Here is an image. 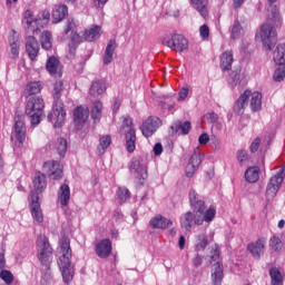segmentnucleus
Here are the masks:
<instances>
[{
  "instance_id": "obj_51",
  "label": "nucleus",
  "mask_w": 285,
  "mask_h": 285,
  "mask_svg": "<svg viewBox=\"0 0 285 285\" xmlns=\"http://www.w3.org/2000/svg\"><path fill=\"white\" fill-rule=\"evenodd\" d=\"M48 21H50V11L43 10L41 13V18L37 19L35 23L36 26H42L45 28V26L48 24Z\"/></svg>"
},
{
  "instance_id": "obj_31",
  "label": "nucleus",
  "mask_w": 285,
  "mask_h": 285,
  "mask_svg": "<svg viewBox=\"0 0 285 285\" xmlns=\"http://www.w3.org/2000/svg\"><path fill=\"white\" fill-rule=\"evenodd\" d=\"M85 41H96V39H99L101 37V27L94 24L89 29L85 30L83 33Z\"/></svg>"
},
{
  "instance_id": "obj_28",
  "label": "nucleus",
  "mask_w": 285,
  "mask_h": 285,
  "mask_svg": "<svg viewBox=\"0 0 285 285\" xmlns=\"http://www.w3.org/2000/svg\"><path fill=\"white\" fill-rule=\"evenodd\" d=\"M68 16V7L66 4H59L52 12V23H60Z\"/></svg>"
},
{
  "instance_id": "obj_13",
  "label": "nucleus",
  "mask_w": 285,
  "mask_h": 285,
  "mask_svg": "<svg viewBox=\"0 0 285 285\" xmlns=\"http://www.w3.org/2000/svg\"><path fill=\"white\" fill-rule=\"evenodd\" d=\"M39 41L35 36H29L26 38V52L31 61H37L39 57Z\"/></svg>"
},
{
  "instance_id": "obj_10",
  "label": "nucleus",
  "mask_w": 285,
  "mask_h": 285,
  "mask_svg": "<svg viewBox=\"0 0 285 285\" xmlns=\"http://www.w3.org/2000/svg\"><path fill=\"white\" fill-rule=\"evenodd\" d=\"M29 207L32 219H35L37 224H43V210H41V204H39V195L35 194V191H31Z\"/></svg>"
},
{
  "instance_id": "obj_62",
  "label": "nucleus",
  "mask_w": 285,
  "mask_h": 285,
  "mask_svg": "<svg viewBox=\"0 0 285 285\" xmlns=\"http://www.w3.org/2000/svg\"><path fill=\"white\" fill-rule=\"evenodd\" d=\"M210 141V136L208 134L204 132L198 137V144L200 146H206Z\"/></svg>"
},
{
  "instance_id": "obj_2",
  "label": "nucleus",
  "mask_w": 285,
  "mask_h": 285,
  "mask_svg": "<svg viewBox=\"0 0 285 285\" xmlns=\"http://www.w3.org/2000/svg\"><path fill=\"white\" fill-rule=\"evenodd\" d=\"M60 250L62 257H60L59 268L61 271L62 279L65 284L72 282V277H75V271L72 269V265L70 259L72 257V249L70 248V238L63 235L60 239Z\"/></svg>"
},
{
  "instance_id": "obj_1",
  "label": "nucleus",
  "mask_w": 285,
  "mask_h": 285,
  "mask_svg": "<svg viewBox=\"0 0 285 285\" xmlns=\"http://www.w3.org/2000/svg\"><path fill=\"white\" fill-rule=\"evenodd\" d=\"M61 95H63V81L57 80L53 85L52 92V114H48L47 116L49 121H55V128H61L66 121V110L63 109V100H61Z\"/></svg>"
},
{
  "instance_id": "obj_54",
  "label": "nucleus",
  "mask_w": 285,
  "mask_h": 285,
  "mask_svg": "<svg viewBox=\"0 0 285 285\" xmlns=\"http://www.w3.org/2000/svg\"><path fill=\"white\" fill-rule=\"evenodd\" d=\"M9 47H10V59H19L21 45H9Z\"/></svg>"
},
{
  "instance_id": "obj_11",
  "label": "nucleus",
  "mask_w": 285,
  "mask_h": 285,
  "mask_svg": "<svg viewBox=\"0 0 285 285\" xmlns=\"http://www.w3.org/2000/svg\"><path fill=\"white\" fill-rule=\"evenodd\" d=\"M161 126V119L158 117H148L146 121L142 122V126L140 127L141 134L144 137H153L155 132H157V128Z\"/></svg>"
},
{
  "instance_id": "obj_26",
  "label": "nucleus",
  "mask_w": 285,
  "mask_h": 285,
  "mask_svg": "<svg viewBox=\"0 0 285 285\" xmlns=\"http://www.w3.org/2000/svg\"><path fill=\"white\" fill-rule=\"evenodd\" d=\"M58 202L60 206H68L70 204V186L62 184L58 190Z\"/></svg>"
},
{
  "instance_id": "obj_32",
  "label": "nucleus",
  "mask_w": 285,
  "mask_h": 285,
  "mask_svg": "<svg viewBox=\"0 0 285 285\" xmlns=\"http://www.w3.org/2000/svg\"><path fill=\"white\" fill-rule=\"evenodd\" d=\"M252 91L245 90L240 97L236 100L237 112L243 114L244 110L248 107V99H250Z\"/></svg>"
},
{
  "instance_id": "obj_42",
  "label": "nucleus",
  "mask_w": 285,
  "mask_h": 285,
  "mask_svg": "<svg viewBox=\"0 0 285 285\" xmlns=\"http://www.w3.org/2000/svg\"><path fill=\"white\" fill-rule=\"evenodd\" d=\"M110 144H112V138L110 137V135L100 137L98 145V151L100 153V155H104V153H106V150L110 148Z\"/></svg>"
},
{
  "instance_id": "obj_6",
  "label": "nucleus",
  "mask_w": 285,
  "mask_h": 285,
  "mask_svg": "<svg viewBox=\"0 0 285 285\" xmlns=\"http://www.w3.org/2000/svg\"><path fill=\"white\" fill-rule=\"evenodd\" d=\"M285 179V169L282 167L274 176H272L266 186L265 197L267 202H273L274 197H277V193L282 188V184Z\"/></svg>"
},
{
  "instance_id": "obj_48",
  "label": "nucleus",
  "mask_w": 285,
  "mask_h": 285,
  "mask_svg": "<svg viewBox=\"0 0 285 285\" xmlns=\"http://www.w3.org/2000/svg\"><path fill=\"white\" fill-rule=\"evenodd\" d=\"M8 43L9 46H19L21 45V40L19 39V33L17 30L12 29L8 35Z\"/></svg>"
},
{
  "instance_id": "obj_63",
  "label": "nucleus",
  "mask_w": 285,
  "mask_h": 285,
  "mask_svg": "<svg viewBox=\"0 0 285 285\" xmlns=\"http://www.w3.org/2000/svg\"><path fill=\"white\" fill-rule=\"evenodd\" d=\"M77 24L75 23V19H69L65 27V35H68L70 30H72Z\"/></svg>"
},
{
  "instance_id": "obj_59",
  "label": "nucleus",
  "mask_w": 285,
  "mask_h": 285,
  "mask_svg": "<svg viewBox=\"0 0 285 285\" xmlns=\"http://www.w3.org/2000/svg\"><path fill=\"white\" fill-rule=\"evenodd\" d=\"M248 160V153L244 149L237 151V161L239 164H244V161Z\"/></svg>"
},
{
  "instance_id": "obj_35",
  "label": "nucleus",
  "mask_w": 285,
  "mask_h": 285,
  "mask_svg": "<svg viewBox=\"0 0 285 285\" xmlns=\"http://www.w3.org/2000/svg\"><path fill=\"white\" fill-rule=\"evenodd\" d=\"M88 120V108L86 107H77L73 110V121H76V124H86V121Z\"/></svg>"
},
{
  "instance_id": "obj_52",
  "label": "nucleus",
  "mask_w": 285,
  "mask_h": 285,
  "mask_svg": "<svg viewBox=\"0 0 285 285\" xmlns=\"http://www.w3.org/2000/svg\"><path fill=\"white\" fill-rule=\"evenodd\" d=\"M0 278L4 281V284H12V282H14V275L8 269L1 271Z\"/></svg>"
},
{
  "instance_id": "obj_15",
  "label": "nucleus",
  "mask_w": 285,
  "mask_h": 285,
  "mask_svg": "<svg viewBox=\"0 0 285 285\" xmlns=\"http://www.w3.org/2000/svg\"><path fill=\"white\" fill-rule=\"evenodd\" d=\"M26 120L21 116L14 117V137L19 144L26 141Z\"/></svg>"
},
{
  "instance_id": "obj_47",
  "label": "nucleus",
  "mask_w": 285,
  "mask_h": 285,
  "mask_svg": "<svg viewBox=\"0 0 285 285\" xmlns=\"http://www.w3.org/2000/svg\"><path fill=\"white\" fill-rule=\"evenodd\" d=\"M271 12L273 14L272 21L274 26H276V28L282 27V16L279 14V9L277 8V6H272Z\"/></svg>"
},
{
  "instance_id": "obj_45",
  "label": "nucleus",
  "mask_w": 285,
  "mask_h": 285,
  "mask_svg": "<svg viewBox=\"0 0 285 285\" xmlns=\"http://www.w3.org/2000/svg\"><path fill=\"white\" fill-rule=\"evenodd\" d=\"M46 68L50 75H57V70L59 69V59H57V57L48 58Z\"/></svg>"
},
{
  "instance_id": "obj_34",
  "label": "nucleus",
  "mask_w": 285,
  "mask_h": 285,
  "mask_svg": "<svg viewBox=\"0 0 285 285\" xmlns=\"http://www.w3.org/2000/svg\"><path fill=\"white\" fill-rule=\"evenodd\" d=\"M194 248L196 253H202L205 248H208V236L206 234H198L194 239Z\"/></svg>"
},
{
  "instance_id": "obj_4",
  "label": "nucleus",
  "mask_w": 285,
  "mask_h": 285,
  "mask_svg": "<svg viewBox=\"0 0 285 285\" xmlns=\"http://www.w3.org/2000/svg\"><path fill=\"white\" fill-rule=\"evenodd\" d=\"M38 259L42 266H46L47 271H50V264H52V246L50 240L43 235H40L37 239Z\"/></svg>"
},
{
  "instance_id": "obj_16",
  "label": "nucleus",
  "mask_w": 285,
  "mask_h": 285,
  "mask_svg": "<svg viewBox=\"0 0 285 285\" xmlns=\"http://www.w3.org/2000/svg\"><path fill=\"white\" fill-rule=\"evenodd\" d=\"M264 248H266V238L262 237L256 243L247 245V250L253 255L255 259H259L264 255Z\"/></svg>"
},
{
  "instance_id": "obj_5",
  "label": "nucleus",
  "mask_w": 285,
  "mask_h": 285,
  "mask_svg": "<svg viewBox=\"0 0 285 285\" xmlns=\"http://www.w3.org/2000/svg\"><path fill=\"white\" fill-rule=\"evenodd\" d=\"M256 39L263 41L266 50H273L277 46V30L271 23H264L261 26L259 31L256 33Z\"/></svg>"
},
{
  "instance_id": "obj_8",
  "label": "nucleus",
  "mask_w": 285,
  "mask_h": 285,
  "mask_svg": "<svg viewBox=\"0 0 285 285\" xmlns=\"http://www.w3.org/2000/svg\"><path fill=\"white\" fill-rule=\"evenodd\" d=\"M163 46H167L175 52H184V50H188V39L184 35L174 33L170 39H163Z\"/></svg>"
},
{
  "instance_id": "obj_29",
  "label": "nucleus",
  "mask_w": 285,
  "mask_h": 285,
  "mask_svg": "<svg viewBox=\"0 0 285 285\" xmlns=\"http://www.w3.org/2000/svg\"><path fill=\"white\" fill-rule=\"evenodd\" d=\"M83 38L80 37L79 33L72 31L69 40V55L71 57H75L77 55V48H79V45L82 43Z\"/></svg>"
},
{
  "instance_id": "obj_37",
  "label": "nucleus",
  "mask_w": 285,
  "mask_h": 285,
  "mask_svg": "<svg viewBox=\"0 0 285 285\" xmlns=\"http://www.w3.org/2000/svg\"><path fill=\"white\" fill-rule=\"evenodd\" d=\"M42 89L43 86L41 85V81H31L27 83L24 95H27L28 97H32V95H39Z\"/></svg>"
},
{
  "instance_id": "obj_25",
  "label": "nucleus",
  "mask_w": 285,
  "mask_h": 285,
  "mask_svg": "<svg viewBox=\"0 0 285 285\" xmlns=\"http://www.w3.org/2000/svg\"><path fill=\"white\" fill-rule=\"evenodd\" d=\"M194 10L203 17V19H208V0H190Z\"/></svg>"
},
{
  "instance_id": "obj_30",
  "label": "nucleus",
  "mask_w": 285,
  "mask_h": 285,
  "mask_svg": "<svg viewBox=\"0 0 285 285\" xmlns=\"http://www.w3.org/2000/svg\"><path fill=\"white\" fill-rule=\"evenodd\" d=\"M126 139V148L129 153H135V148H137V134L135 129H130L125 134Z\"/></svg>"
},
{
  "instance_id": "obj_14",
  "label": "nucleus",
  "mask_w": 285,
  "mask_h": 285,
  "mask_svg": "<svg viewBox=\"0 0 285 285\" xmlns=\"http://www.w3.org/2000/svg\"><path fill=\"white\" fill-rule=\"evenodd\" d=\"M112 253V242L108 238H104L96 245V255L100 257V259H107V257H110V254Z\"/></svg>"
},
{
  "instance_id": "obj_7",
  "label": "nucleus",
  "mask_w": 285,
  "mask_h": 285,
  "mask_svg": "<svg viewBox=\"0 0 285 285\" xmlns=\"http://www.w3.org/2000/svg\"><path fill=\"white\" fill-rule=\"evenodd\" d=\"M210 259L212 262H216V264H214V273L212 274L213 283L215 285H222V279H224V265L219 263V245L215 244L212 247Z\"/></svg>"
},
{
  "instance_id": "obj_58",
  "label": "nucleus",
  "mask_w": 285,
  "mask_h": 285,
  "mask_svg": "<svg viewBox=\"0 0 285 285\" xmlns=\"http://www.w3.org/2000/svg\"><path fill=\"white\" fill-rule=\"evenodd\" d=\"M259 146H262V138L257 137L253 140L249 147L250 153H257V150H259Z\"/></svg>"
},
{
  "instance_id": "obj_49",
  "label": "nucleus",
  "mask_w": 285,
  "mask_h": 285,
  "mask_svg": "<svg viewBox=\"0 0 285 285\" xmlns=\"http://www.w3.org/2000/svg\"><path fill=\"white\" fill-rule=\"evenodd\" d=\"M269 246L272 250L279 252L284 247V244L279 237L273 236L269 240Z\"/></svg>"
},
{
  "instance_id": "obj_60",
  "label": "nucleus",
  "mask_w": 285,
  "mask_h": 285,
  "mask_svg": "<svg viewBox=\"0 0 285 285\" xmlns=\"http://www.w3.org/2000/svg\"><path fill=\"white\" fill-rule=\"evenodd\" d=\"M232 81H234V83H237V81H239V79L242 78V69H235L230 72L229 75Z\"/></svg>"
},
{
  "instance_id": "obj_38",
  "label": "nucleus",
  "mask_w": 285,
  "mask_h": 285,
  "mask_svg": "<svg viewBox=\"0 0 285 285\" xmlns=\"http://www.w3.org/2000/svg\"><path fill=\"white\" fill-rule=\"evenodd\" d=\"M40 46L43 50H50L52 48V32L49 30L42 31L40 35Z\"/></svg>"
},
{
  "instance_id": "obj_23",
  "label": "nucleus",
  "mask_w": 285,
  "mask_h": 285,
  "mask_svg": "<svg viewBox=\"0 0 285 285\" xmlns=\"http://www.w3.org/2000/svg\"><path fill=\"white\" fill-rule=\"evenodd\" d=\"M170 129L173 130L174 135H177L179 132L181 135H188L190 130H193V124L190 121L181 122L180 120H176L171 126Z\"/></svg>"
},
{
  "instance_id": "obj_55",
  "label": "nucleus",
  "mask_w": 285,
  "mask_h": 285,
  "mask_svg": "<svg viewBox=\"0 0 285 285\" xmlns=\"http://www.w3.org/2000/svg\"><path fill=\"white\" fill-rule=\"evenodd\" d=\"M199 35H200L203 41H208V38L210 37V28L207 27V24H203L199 28Z\"/></svg>"
},
{
  "instance_id": "obj_64",
  "label": "nucleus",
  "mask_w": 285,
  "mask_h": 285,
  "mask_svg": "<svg viewBox=\"0 0 285 285\" xmlns=\"http://www.w3.org/2000/svg\"><path fill=\"white\" fill-rule=\"evenodd\" d=\"M188 87H183L179 92H178V97H179V101H184L187 97H188Z\"/></svg>"
},
{
  "instance_id": "obj_12",
  "label": "nucleus",
  "mask_w": 285,
  "mask_h": 285,
  "mask_svg": "<svg viewBox=\"0 0 285 285\" xmlns=\"http://www.w3.org/2000/svg\"><path fill=\"white\" fill-rule=\"evenodd\" d=\"M189 204L191 208L196 212V215H204L206 210V202L202 199V196L195 191V189H191L189 191Z\"/></svg>"
},
{
  "instance_id": "obj_20",
  "label": "nucleus",
  "mask_w": 285,
  "mask_h": 285,
  "mask_svg": "<svg viewBox=\"0 0 285 285\" xmlns=\"http://www.w3.org/2000/svg\"><path fill=\"white\" fill-rule=\"evenodd\" d=\"M26 23H27V27H26V30H28V32H32V35H40L41 33V30H43V26H37V27H32V23H35V18L32 17V11L30 10H27L24 12V17H23Z\"/></svg>"
},
{
  "instance_id": "obj_53",
  "label": "nucleus",
  "mask_w": 285,
  "mask_h": 285,
  "mask_svg": "<svg viewBox=\"0 0 285 285\" xmlns=\"http://www.w3.org/2000/svg\"><path fill=\"white\" fill-rule=\"evenodd\" d=\"M285 77V65H279V68H277L274 71V81H283Z\"/></svg>"
},
{
  "instance_id": "obj_39",
  "label": "nucleus",
  "mask_w": 285,
  "mask_h": 285,
  "mask_svg": "<svg viewBox=\"0 0 285 285\" xmlns=\"http://www.w3.org/2000/svg\"><path fill=\"white\" fill-rule=\"evenodd\" d=\"M274 62L278 66H285V43H279L274 51Z\"/></svg>"
},
{
  "instance_id": "obj_22",
  "label": "nucleus",
  "mask_w": 285,
  "mask_h": 285,
  "mask_svg": "<svg viewBox=\"0 0 285 285\" xmlns=\"http://www.w3.org/2000/svg\"><path fill=\"white\" fill-rule=\"evenodd\" d=\"M47 186H48V181H46V174L41 171H35L33 188L36 193H43Z\"/></svg>"
},
{
  "instance_id": "obj_9",
  "label": "nucleus",
  "mask_w": 285,
  "mask_h": 285,
  "mask_svg": "<svg viewBox=\"0 0 285 285\" xmlns=\"http://www.w3.org/2000/svg\"><path fill=\"white\" fill-rule=\"evenodd\" d=\"M43 168L50 179L59 180L63 178V165L58 160H48Z\"/></svg>"
},
{
  "instance_id": "obj_46",
  "label": "nucleus",
  "mask_w": 285,
  "mask_h": 285,
  "mask_svg": "<svg viewBox=\"0 0 285 285\" xmlns=\"http://www.w3.org/2000/svg\"><path fill=\"white\" fill-rule=\"evenodd\" d=\"M101 110H104V104L99 100H96L91 107L92 119H101Z\"/></svg>"
},
{
  "instance_id": "obj_27",
  "label": "nucleus",
  "mask_w": 285,
  "mask_h": 285,
  "mask_svg": "<svg viewBox=\"0 0 285 285\" xmlns=\"http://www.w3.org/2000/svg\"><path fill=\"white\" fill-rule=\"evenodd\" d=\"M129 170L130 173H132V175H137V177H139L140 179H146V167H144V165H141V161L135 159L130 163L129 166Z\"/></svg>"
},
{
  "instance_id": "obj_21",
  "label": "nucleus",
  "mask_w": 285,
  "mask_h": 285,
  "mask_svg": "<svg viewBox=\"0 0 285 285\" xmlns=\"http://www.w3.org/2000/svg\"><path fill=\"white\" fill-rule=\"evenodd\" d=\"M116 48H117V40L110 39L107 43V47L102 57V62L105 66L112 63V57L115 55Z\"/></svg>"
},
{
  "instance_id": "obj_19",
  "label": "nucleus",
  "mask_w": 285,
  "mask_h": 285,
  "mask_svg": "<svg viewBox=\"0 0 285 285\" xmlns=\"http://www.w3.org/2000/svg\"><path fill=\"white\" fill-rule=\"evenodd\" d=\"M203 214L195 215L194 219H195L196 226H202V224H204V222H207V223L213 222V219H215V215H217V210L213 207H209Z\"/></svg>"
},
{
  "instance_id": "obj_3",
  "label": "nucleus",
  "mask_w": 285,
  "mask_h": 285,
  "mask_svg": "<svg viewBox=\"0 0 285 285\" xmlns=\"http://www.w3.org/2000/svg\"><path fill=\"white\" fill-rule=\"evenodd\" d=\"M45 109L46 102L43 101V98L39 96L30 97L27 100L24 114L29 117L32 128H37V126L41 124V119L46 117Z\"/></svg>"
},
{
  "instance_id": "obj_57",
  "label": "nucleus",
  "mask_w": 285,
  "mask_h": 285,
  "mask_svg": "<svg viewBox=\"0 0 285 285\" xmlns=\"http://www.w3.org/2000/svg\"><path fill=\"white\" fill-rule=\"evenodd\" d=\"M239 32H242V24L239 23V20H235L232 28V39H235Z\"/></svg>"
},
{
  "instance_id": "obj_44",
  "label": "nucleus",
  "mask_w": 285,
  "mask_h": 285,
  "mask_svg": "<svg viewBox=\"0 0 285 285\" xmlns=\"http://www.w3.org/2000/svg\"><path fill=\"white\" fill-rule=\"evenodd\" d=\"M269 277L272 279V285L284 284V278L282 277V272H279V268H277V267H273L269 271Z\"/></svg>"
},
{
  "instance_id": "obj_36",
  "label": "nucleus",
  "mask_w": 285,
  "mask_h": 285,
  "mask_svg": "<svg viewBox=\"0 0 285 285\" xmlns=\"http://www.w3.org/2000/svg\"><path fill=\"white\" fill-rule=\"evenodd\" d=\"M245 179L248 184H257L259 181V167H248L245 171Z\"/></svg>"
},
{
  "instance_id": "obj_40",
  "label": "nucleus",
  "mask_w": 285,
  "mask_h": 285,
  "mask_svg": "<svg viewBox=\"0 0 285 285\" xmlns=\"http://www.w3.org/2000/svg\"><path fill=\"white\" fill-rule=\"evenodd\" d=\"M250 108L253 112H258V110H262V92L259 91H254L250 95Z\"/></svg>"
},
{
  "instance_id": "obj_18",
  "label": "nucleus",
  "mask_w": 285,
  "mask_h": 285,
  "mask_svg": "<svg viewBox=\"0 0 285 285\" xmlns=\"http://www.w3.org/2000/svg\"><path fill=\"white\" fill-rule=\"evenodd\" d=\"M149 226L155 229L166 230V228L173 226V220L158 214L149 220Z\"/></svg>"
},
{
  "instance_id": "obj_43",
  "label": "nucleus",
  "mask_w": 285,
  "mask_h": 285,
  "mask_svg": "<svg viewBox=\"0 0 285 285\" xmlns=\"http://www.w3.org/2000/svg\"><path fill=\"white\" fill-rule=\"evenodd\" d=\"M55 148L60 157H66V153H68V140L66 138H58Z\"/></svg>"
},
{
  "instance_id": "obj_56",
  "label": "nucleus",
  "mask_w": 285,
  "mask_h": 285,
  "mask_svg": "<svg viewBox=\"0 0 285 285\" xmlns=\"http://www.w3.org/2000/svg\"><path fill=\"white\" fill-rule=\"evenodd\" d=\"M122 130H125V132H128L129 130H135V127H132V118L128 116L124 118Z\"/></svg>"
},
{
  "instance_id": "obj_50",
  "label": "nucleus",
  "mask_w": 285,
  "mask_h": 285,
  "mask_svg": "<svg viewBox=\"0 0 285 285\" xmlns=\"http://www.w3.org/2000/svg\"><path fill=\"white\" fill-rule=\"evenodd\" d=\"M117 195L118 199H120V204H124L130 199V190H128L126 187L118 188Z\"/></svg>"
},
{
  "instance_id": "obj_33",
  "label": "nucleus",
  "mask_w": 285,
  "mask_h": 285,
  "mask_svg": "<svg viewBox=\"0 0 285 285\" xmlns=\"http://www.w3.org/2000/svg\"><path fill=\"white\" fill-rule=\"evenodd\" d=\"M233 61H234V58H233V52L230 50L223 52V55L220 57L222 70H224V72L232 70Z\"/></svg>"
},
{
  "instance_id": "obj_61",
  "label": "nucleus",
  "mask_w": 285,
  "mask_h": 285,
  "mask_svg": "<svg viewBox=\"0 0 285 285\" xmlns=\"http://www.w3.org/2000/svg\"><path fill=\"white\" fill-rule=\"evenodd\" d=\"M204 257L197 253L195 257L191 259V264L195 268H199V266L203 264Z\"/></svg>"
},
{
  "instance_id": "obj_24",
  "label": "nucleus",
  "mask_w": 285,
  "mask_h": 285,
  "mask_svg": "<svg viewBox=\"0 0 285 285\" xmlns=\"http://www.w3.org/2000/svg\"><path fill=\"white\" fill-rule=\"evenodd\" d=\"M107 89L106 81L95 80L89 88V95L90 97H99L100 95H104Z\"/></svg>"
},
{
  "instance_id": "obj_41",
  "label": "nucleus",
  "mask_w": 285,
  "mask_h": 285,
  "mask_svg": "<svg viewBox=\"0 0 285 285\" xmlns=\"http://www.w3.org/2000/svg\"><path fill=\"white\" fill-rule=\"evenodd\" d=\"M193 222L195 223V215L191 212H187L180 218V224L185 230H190L193 228Z\"/></svg>"
},
{
  "instance_id": "obj_17",
  "label": "nucleus",
  "mask_w": 285,
  "mask_h": 285,
  "mask_svg": "<svg viewBox=\"0 0 285 285\" xmlns=\"http://www.w3.org/2000/svg\"><path fill=\"white\" fill-rule=\"evenodd\" d=\"M199 166H202V156H199L197 153H194L189 158L185 169L186 177H193L199 169Z\"/></svg>"
}]
</instances>
